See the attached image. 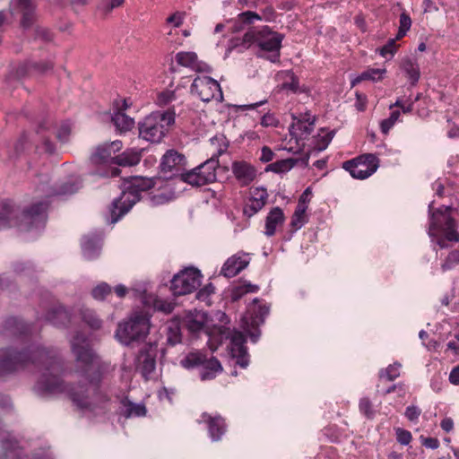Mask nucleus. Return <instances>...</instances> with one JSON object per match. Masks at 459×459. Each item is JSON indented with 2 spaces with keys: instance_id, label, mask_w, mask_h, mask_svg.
<instances>
[{
  "instance_id": "4be33fe9",
  "label": "nucleus",
  "mask_w": 459,
  "mask_h": 459,
  "mask_svg": "<svg viewBox=\"0 0 459 459\" xmlns=\"http://www.w3.org/2000/svg\"><path fill=\"white\" fill-rule=\"evenodd\" d=\"M232 173L241 186H247L256 177V169L253 165L245 160H236L231 166Z\"/></svg>"
},
{
  "instance_id": "f3484780",
  "label": "nucleus",
  "mask_w": 459,
  "mask_h": 459,
  "mask_svg": "<svg viewBox=\"0 0 459 459\" xmlns=\"http://www.w3.org/2000/svg\"><path fill=\"white\" fill-rule=\"evenodd\" d=\"M268 313L269 308L265 306L258 305L257 299H255L248 307L247 315L244 316L242 318L243 329L247 332L250 326L255 327L263 324Z\"/></svg>"
},
{
  "instance_id": "de8ad7c7",
  "label": "nucleus",
  "mask_w": 459,
  "mask_h": 459,
  "mask_svg": "<svg viewBox=\"0 0 459 459\" xmlns=\"http://www.w3.org/2000/svg\"><path fill=\"white\" fill-rule=\"evenodd\" d=\"M125 0H101L99 4V10L107 14L111 13L114 9L123 5Z\"/></svg>"
},
{
  "instance_id": "ea45409f",
  "label": "nucleus",
  "mask_w": 459,
  "mask_h": 459,
  "mask_svg": "<svg viewBox=\"0 0 459 459\" xmlns=\"http://www.w3.org/2000/svg\"><path fill=\"white\" fill-rule=\"evenodd\" d=\"M402 365L399 362H394L389 365L386 368L379 371V377L381 379H386L388 381H394L400 376Z\"/></svg>"
},
{
  "instance_id": "9d476101",
  "label": "nucleus",
  "mask_w": 459,
  "mask_h": 459,
  "mask_svg": "<svg viewBox=\"0 0 459 459\" xmlns=\"http://www.w3.org/2000/svg\"><path fill=\"white\" fill-rule=\"evenodd\" d=\"M342 168L347 170L352 178L365 179L377 169L378 159L374 154H365L343 162Z\"/></svg>"
},
{
  "instance_id": "69168bd1",
  "label": "nucleus",
  "mask_w": 459,
  "mask_h": 459,
  "mask_svg": "<svg viewBox=\"0 0 459 459\" xmlns=\"http://www.w3.org/2000/svg\"><path fill=\"white\" fill-rule=\"evenodd\" d=\"M311 195L312 192L310 187L306 188L305 191L300 195L298 204H303L304 206L308 207V204L311 200Z\"/></svg>"
},
{
  "instance_id": "20e7f679",
  "label": "nucleus",
  "mask_w": 459,
  "mask_h": 459,
  "mask_svg": "<svg viewBox=\"0 0 459 459\" xmlns=\"http://www.w3.org/2000/svg\"><path fill=\"white\" fill-rule=\"evenodd\" d=\"M48 206L47 201L37 202L17 216L14 206L11 203H4L0 211V230L13 225L23 226L28 230L42 229L47 220Z\"/></svg>"
},
{
  "instance_id": "393cba45",
  "label": "nucleus",
  "mask_w": 459,
  "mask_h": 459,
  "mask_svg": "<svg viewBox=\"0 0 459 459\" xmlns=\"http://www.w3.org/2000/svg\"><path fill=\"white\" fill-rule=\"evenodd\" d=\"M225 149H220L215 154H213L210 159L197 166V171L199 175H201V182L204 185L212 183L216 179V169L219 166L218 157L223 153Z\"/></svg>"
},
{
  "instance_id": "79ce46f5",
  "label": "nucleus",
  "mask_w": 459,
  "mask_h": 459,
  "mask_svg": "<svg viewBox=\"0 0 459 459\" xmlns=\"http://www.w3.org/2000/svg\"><path fill=\"white\" fill-rule=\"evenodd\" d=\"M411 26V19L406 12H403L400 15L399 29L396 34V39H400L406 35Z\"/></svg>"
},
{
  "instance_id": "338daca9",
  "label": "nucleus",
  "mask_w": 459,
  "mask_h": 459,
  "mask_svg": "<svg viewBox=\"0 0 459 459\" xmlns=\"http://www.w3.org/2000/svg\"><path fill=\"white\" fill-rule=\"evenodd\" d=\"M273 152L267 146H264L261 151L260 160L263 162H269L273 159Z\"/></svg>"
},
{
  "instance_id": "49530a36",
  "label": "nucleus",
  "mask_w": 459,
  "mask_h": 459,
  "mask_svg": "<svg viewBox=\"0 0 459 459\" xmlns=\"http://www.w3.org/2000/svg\"><path fill=\"white\" fill-rule=\"evenodd\" d=\"M400 115H401L400 111L394 110V111H392V113L390 114L388 118H385L381 121L380 128H381V132L384 134H387L389 133L391 128L399 120Z\"/></svg>"
},
{
  "instance_id": "a18cd8bd",
  "label": "nucleus",
  "mask_w": 459,
  "mask_h": 459,
  "mask_svg": "<svg viewBox=\"0 0 459 459\" xmlns=\"http://www.w3.org/2000/svg\"><path fill=\"white\" fill-rule=\"evenodd\" d=\"M258 290V286L251 283H244L233 289L232 298L237 300L247 293H254Z\"/></svg>"
},
{
  "instance_id": "774afa93",
  "label": "nucleus",
  "mask_w": 459,
  "mask_h": 459,
  "mask_svg": "<svg viewBox=\"0 0 459 459\" xmlns=\"http://www.w3.org/2000/svg\"><path fill=\"white\" fill-rule=\"evenodd\" d=\"M449 381L451 384L459 385V366L455 367L449 374Z\"/></svg>"
},
{
  "instance_id": "39448f33",
  "label": "nucleus",
  "mask_w": 459,
  "mask_h": 459,
  "mask_svg": "<svg viewBox=\"0 0 459 459\" xmlns=\"http://www.w3.org/2000/svg\"><path fill=\"white\" fill-rule=\"evenodd\" d=\"M174 110L155 111L144 117L138 124L139 136L146 142L160 143L175 124Z\"/></svg>"
},
{
  "instance_id": "603ef678",
  "label": "nucleus",
  "mask_w": 459,
  "mask_h": 459,
  "mask_svg": "<svg viewBox=\"0 0 459 459\" xmlns=\"http://www.w3.org/2000/svg\"><path fill=\"white\" fill-rule=\"evenodd\" d=\"M284 76L286 79H290V82H285L282 83L281 85V88L283 90H289V91H291L293 92H296L299 89V81L298 79L295 77L294 74L291 73L290 71H287L285 73H283Z\"/></svg>"
},
{
  "instance_id": "bb28decb",
  "label": "nucleus",
  "mask_w": 459,
  "mask_h": 459,
  "mask_svg": "<svg viewBox=\"0 0 459 459\" xmlns=\"http://www.w3.org/2000/svg\"><path fill=\"white\" fill-rule=\"evenodd\" d=\"M185 164V157L174 150L168 151L162 157L160 169L163 173L179 171Z\"/></svg>"
},
{
  "instance_id": "412c9836",
  "label": "nucleus",
  "mask_w": 459,
  "mask_h": 459,
  "mask_svg": "<svg viewBox=\"0 0 459 459\" xmlns=\"http://www.w3.org/2000/svg\"><path fill=\"white\" fill-rule=\"evenodd\" d=\"M132 291L145 306L152 307L157 311L170 314L174 309L173 303L159 299L152 294H148L146 290L132 289Z\"/></svg>"
},
{
  "instance_id": "c756f323",
  "label": "nucleus",
  "mask_w": 459,
  "mask_h": 459,
  "mask_svg": "<svg viewBox=\"0 0 459 459\" xmlns=\"http://www.w3.org/2000/svg\"><path fill=\"white\" fill-rule=\"evenodd\" d=\"M100 252V238L97 236H85L82 242V254L88 260L96 258Z\"/></svg>"
},
{
  "instance_id": "b1692460",
  "label": "nucleus",
  "mask_w": 459,
  "mask_h": 459,
  "mask_svg": "<svg viewBox=\"0 0 459 459\" xmlns=\"http://www.w3.org/2000/svg\"><path fill=\"white\" fill-rule=\"evenodd\" d=\"M249 262L250 258L247 254L234 255L224 263L221 273L228 278L234 277L245 269Z\"/></svg>"
},
{
  "instance_id": "052dcab7",
  "label": "nucleus",
  "mask_w": 459,
  "mask_h": 459,
  "mask_svg": "<svg viewBox=\"0 0 459 459\" xmlns=\"http://www.w3.org/2000/svg\"><path fill=\"white\" fill-rule=\"evenodd\" d=\"M167 22L172 24L175 28H178L182 25L184 21V13L181 12H176L167 18Z\"/></svg>"
},
{
  "instance_id": "e433bc0d",
  "label": "nucleus",
  "mask_w": 459,
  "mask_h": 459,
  "mask_svg": "<svg viewBox=\"0 0 459 459\" xmlns=\"http://www.w3.org/2000/svg\"><path fill=\"white\" fill-rule=\"evenodd\" d=\"M69 319L68 312L62 307L55 308L48 315V320L56 325H65Z\"/></svg>"
},
{
  "instance_id": "f03ea898",
  "label": "nucleus",
  "mask_w": 459,
  "mask_h": 459,
  "mask_svg": "<svg viewBox=\"0 0 459 459\" xmlns=\"http://www.w3.org/2000/svg\"><path fill=\"white\" fill-rule=\"evenodd\" d=\"M30 360L32 363L47 365L38 382L39 391L57 394L66 390L58 377L60 372L59 364L52 360L49 352L45 349H37L30 353L9 350L0 351V374L13 372L24 368Z\"/></svg>"
},
{
  "instance_id": "1a4fd4ad",
  "label": "nucleus",
  "mask_w": 459,
  "mask_h": 459,
  "mask_svg": "<svg viewBox=\"0 0 459 459\" xmlns=\"http://www.w3.org/2000/svg\"><path fill=\"white\" fill-rule=\"evenodd\" d=\"M203 275L198 269L186 268L174 275L171 290L175 295H186L195 290L202 282Z\"/></svg>"
},
{
  "instance_id": "dca6fc26",
  "label": "nucleus",
  "mask_w": 459,
  "mask_h": 459,
  "mask_svg": "<svg viewBox=\"0 0 459 459\" xmlns=\"http://www.w3.org/2000/svg\"><path fill=\"white\" fill-rule=\"evenodd\" d=\"M156 347L152 344L144 346L136 358V368L145 379H149L156 368Z\"/></svg>"
},
{
  "instance_id": "680f3d73",
  "label": "nucleus",
  "mask_w": 459,
  "mask_h": 459,
  "mask_svg": "<svg viewBox=\"0 0 459 459\" xmlns=\"http://www.w3.org/2000/svg\"><path fill=\"white\" fill-rule=\"evenodd\" d=\"M420 409L415 405L408 406L405 410V416L411 421H416L420 415Z\"/></svg>"
},
{
  "instance_id": "f8f14e48",
  "label": "nucleus",
  "mask_w": 459,
  "mask_h": 459,
  "mask_svg": "<svg viewBox=\"0 0 459 459\" xmlns=\"http://www.w3.org/2000/svg\"><path fill=\"white\" fill-rule=\"evenodd\" d=\"M443 231L449 241L459 242V233L455 230V221L446 212L437 210L431 215V222L429 229V237H435L437 231Z\"/></svg>"
},
{
  "instance_id": "c9c22d12",
  "label": "nucleus",
  "mask_w": 459,
  "mask_h": 459,
  "mask_svg": "<svg viewBox=\"0 0 459 459\" xmlns=\"http://www.w3.org/2000/svg\"><path fill=\"white\" fill-rule=\"evenodd\" d=\"M122 414L126 417H139L146 414V408L143 403H134L131 402L123 403Z\"/></svg>"
},
{
  "instance_id": "6ab92c4d",
  "label": "nucleus",
  "mask_w": 459,
  "mask_h": 459,
  "mask_svg": "<svg viewBox=\"0 0 459 459\" xmlns=\"http://www.w3.org/2000/svg\"><path fill=\"white\" fill-rule=\"evenodd\" d=\"M1 446L4 450V455L7 459H50L48 455H34L32 456H21V450L16 446V441L10 438L9 433L0 434Z\"/></svg>"
},
{
  "instance_id": "e2e57ef3",
  "label": "nucleus",
  "mask_w": 459,
  "mask_h": 459,
  "mask_svg": "<svg viewBox=\"0 0 459 459\" xmlns=\"http://www.w3.org/2000/svg\"><path fill=\"white\" fill-rule=\"evenodd\" d=\"M71 126L69 124H63L57 131V138L61 142H65L71 134Z\"/></svg>"
},
{
  "instance_id": "a211bd4d",
  "label": "nucleus",
  "mask_w": 459,
  "mask_h": 459,
  "mask_svg": "<svg viewBox=\"0 0 459 459\" xmlns=\"http://www.w3.org/2000/svg\"><path fill=\"white\" fill-rule=\"evenodd\" d=\"M176 63L183 67L197 73H209L211 68L205 63L200 61L195 52L180 51L175 56Z\"/></svg>"
},
{
  "instance_id": "09e8293b",
  "label": "nucleus",
  "mask_w": 459,
  "mask_h": 459,
  "mask_svg": "<svg viewBox=\"0 0 459 459\" xmlns=\"http://www.w3.org/2000/svg\"><path fill=\"white\" fill-rule=\"evenodd\" d=\"M77 189H78V187H76L74 185H71L69 187L65 186L63 189H61L60 191L52 189L45 184L42 185L41 186L38 187V190L39 192L46 194V195H55V194H63V195L72 194V193L75 192Z\"/></svg>"
},
{
  "instance_id": "4c0bfd02",
  "label": "nucleus",
  "mask_w": 459,
  "mask_h": 459,
  "mask_svg": "<svg viewBox=\"0 0 459 459\" xmlns=\"http://www.w3.org/2000/svg\"><path fill=\"white\" fill-rule=\"evenodd\" d=\"M296 163L297 160L285 159L271 163L266 170H270L274 173H284L290 171L296 165Z\"/></svg>"
},
{
  "instance_id": "3c124183",
  "label": "nucleus",
  "mask_w": 459,
  "mask_h": 459,
  "mask_svg": "<svg viewBox=\"0 0 459 459\" xmlns=\"http://www.w3.org/2000/svg\"><path fill=\"white\" fill-rule=\"evenodd\" d=\"M396 40V37L394 39H391L384 47L378 49L380 56H382L383 57H386L389 55L390 57H393L398 48V46L395 43Z\"/></svg>"
},
{
  "instance_id": "473e14b6",
  "label": "nucleus",
  "mask_w": 459,
  "mask_h": 459,
  "mask_svg": "<svg viewBox=\"0 0 459 459\" xmlns=\"http://www.w3.org/2000/svg\"><path fill=\"white\" fill-rule=\"evenodd\" d=\"M140 160L141 152L136 149H129L117 155L116 164L119 166H134L138 164Z\"/></svg>"
},
{
  "instance_id": "7c9ffc66",
  "label": "nucleus",
  "mask_w": 459,
  "mask_h": 459,
  "mask_svg": "<svg viewBox=\"0 0 459 459\" xmlns=\"http://www.w3.org/2000/svg\"><path fill=\"white\" fill-rule=\"evenodd\" d=\"M401 69L411 85H416L420 77V67L416 60L405 57L401 62Z\"/></svg>"
},
{
  "instance_id": "c03bdc74",
  "label": "nucleus",
  "mask_w": 459,
  "mask_h": 459,
  "mask_svg": "<svg viewBox=\"0 0 459 459\" xmlns=\"http://www.w3.org/2000/svg\"><path fill=\"white\" fill-rule=\"evenodd\" d=\"M197 171V167L193 169L190 171H187L184 174H181L180 178L182 181L191 185V186H204V183L201 182L202 178Z\"/></svg>"
},
{
  "instance_id": "423d86ee",
  "label": "nucleus",
  "mask_w": 459,
  "mask_h": 459,
  "mask_svg": "<svg viewBox=\"0 0 459 459\" xmlns=\"http://www.w3.org/2000/svg\"><path fill=\"white\" fill-rule=\"evenodd\" d=\"M154 186L155 181L152 178H133L127 189L123 191L120 197L112 203L110 210L111 222L116 223L140 200L141 192L147 191Z\"/></svg>"
},
{
  "instance_id": "13d9d810",
  "label": "nucleus",
  "mask_w": 459,
  "mask_h": 459,
  "mask_svg": "<svg viewBox=\"0 0 459 459\" xmlns=\"http://www.w3.org/2000/svg\"><path fill=\"white\" fill-rule=\"evenodd\" d=\"M238 20L247 23H253L255 21L261 20V17L251 11L244 12L238 14Z\"/></svg>"
},
{
  "instance_id": "8fccbe9b",
  "label": "nucleus",
  "mask_w": 459,
  "mask_h": 459,
  "mask_svg": "<svg viewBox=\"0 0 459 459\" xmlns=\"http://www.w3.org/2000/svg\"><path fill=\"white\" fill-rule=\"evenodd\" d=\"M459 264V250H454L449 253L445 262L442 264L441 268L444 272L452 270Z\"/></svg>"
},
{
  "instance_id": "4468645a",
  "label": "nucleus",
  "mask_w": 459,
  "mask_h": 459,
  "mask_svg": "<svg viewBox=\"0 0 459 459\" xmlns=\"http://www.w3.org/2000/svg\"><path fill=\"white\" fill-rule=\"evenodd\" d=\"M292 122L290 125L289 132L292 138L299 143V141L306 139L313 131L315 125V117L306 112L305 114H291Z\"/></svg>"
},
{
  "instance_id": "864d4df0",
  "label": "nucleus",
  "mask_w": 459,
  "mask_h": 459,
  "mask_svg": "<svg viewBox=\"0 0 459 459\" xmlns=\"http://www.w3.org/2000/svg\"><path fill=\"white\" fill-rule=\"evenodd\" d=\"M111 292V288L107 283H100L92 290V296L95 299H103Z\"/></svg>"
},
{
  "instance_id": "ddd939ff",
  "label": "nucleus",
  "mask_w": 459,
  "mask_h": 459,
  "mask_svg": "<svg viewBox=\"0 0 459 459\" xmlns=\"http://www.w3.org/2000/svg\"><path fill=\"white\" fill-rule=\"evenodd\" d=\"M72 351L76 357L78 368H82L86 373L94 368L95 354L90 348L87 340L77 334L71 341Z\"/></svg>"
},
{
  "instance_id": "bf43d9fd",
  "label": "nucleus",
  "mask_w": 459,
  "mask_h": 459,
  "mask_svg": "<svg viewBox=\"0 0 459 459\" xmlns=\"http://www.w3.org/2000/svg\"><path fill=\"white\" fill-rule=\"evenodd\" d=\"M359 410L368 418L373 416L372 404L368 398H362L359 401Z\"/></svg>"
},
{
  "instance_id": "a19ab883",
  "label": "nucleus",
  "mask_w": 459,
  "mask_h": 459,
  "mask_svg": "<svg viewBox=\"0 0 459 459\" xmlns=\"http://www.w3.org/2000/svg\"><path fill=\"white\" fill-rule=\"evenodd\" d=\"M82 319L91 328L99 329L101 326V321L96 316L95 313L89 309L83 308L81 311Z\"/></svg>"
},
{
  "instance_id": "f257e3e1",
  "label": "nucleus",
  "mask_w": 459,
  "mask_h": 459,
  "mask_svg": "<svg viewBox=\"0 0 459 459\" xmlns=\"http://www.w3.org/2000/svg\"><path fill=\"white\" fill-rule=\"evenodd\" d=\"M184 324L193 333L204 332L210 336V341L218 339L220 342H222L223 340H229L228 347L232 358L237 359V364L241 368L247 367L246 338L241 332L230 330L227 326L229 319L224 312L217 311L212 316H209L204 311H189L184 318Z\"/></svg>"
},
{
  "instance_id": "cd10ccee",
  "label": "nucleus",
  "mask_w": 459,
  "mask_h": 459,
  "mask_svg": "<svg viewBox=\"0 0 459 459\" xmlns=\"http://www.w3.org/2000/svg\"><path fill=\"white\" fill-rule=\"evenodd\" d=\"M285 215L281 208L273 207L268 212L264 223V235L273 237L277 231V228L283 225Z\"/></svg>"
},
{
  "instance_id": "f704fd0d",
  "label": "nucleus",
  "mask_w": 459,
  "mask_h": 459,
  "mask_svg": "<svg viewBox=\"0 0 459 459\" xmlns=\"http://www.w3.org/2000/svg\"><path fill=\"white\" fill-rule=\"evenodd\" d=\"M385 73V68H370L354 78L351 83L355 85L364 80L379 81L384 77Z\"/></svg>"
},
{
  "instance_id": "6e6d98bb",
  "label": "nucleus",
  "mask_w": 459,
  "mask_h": 459,
  "mask_svg": "<svg viewBox=\"0 0 459 459\" xmlns=\"http://www.w3.org/2000/svg\"><path fill=\"white\" fill-rule=\"evenodd\" d=\"M213 292L214 286L212 283H208L197 292L196 298L199 300L206 301Z\"/></svg>"
},
{
  "instance_id": "9b49d317",
  "label": "nucleus",
  "mask_w": 459,
  "mask_h": 459,
  "mask_svg": "<svg viewBox=\"0 0 459 459\" xmlns=\"http://www.w3.org/2000/svg\"><path fill=\"white\" fill-rule=\"evenodd\" d=\"M191 92L204 102L212 100L221 101L223 99L220 84L209 76H197L191 85Z\"/></svg>"
},
{
  "instance_id": "5fc2aeb1",
  "label": "nucleus",
  "mask_w": 459,
  "mask_h": 459,
  "mask_svg": "<svg viewBox=\"0 0 459 459\" xmlns=\"http://www.w3.org/2000/svg\"><path fill=\"white\" fill-rule=\"evenodd\" d=\"M261 125L264 127H276L279 125V120L275 117L274 114L267 112L262 117Z\"/></svg>"
},
{
  "instance_id": "2eb2a0df",
  "label": "nucleus",
  "mask_w": 459,
  "mask_h": 459,
  "mask_svg": "<svg viewBox=\"0 0 459 459\" xmlns=\"http://www.w3.org/2000/svg\"><path fill=\"white\" fill-rule=\"evenodd\" d=\"M122 149V142L116 140L111 143H103L96 148V151L91 156V162L96 167H107L110 164H116L115 155Z\"/></svg>"
},
{
  "instance_id": "37998d69",
  "label": "nucleus",
  "mask_w": 459,
  "mask_h": 459,
  "mask_svg": "<svg viewBox=\"0 0 459 459\" xmlns=\"http://www.w3.org/2000/svg\"><path fill=\"white\" fill-rule=\"evenodd\" d=\"M177 100V94L175 90H165L160 91L157 95L156 103L157 105L163 107L170 104Z\"/></svg>"
},
{
  "instance_id": "0eeeda50",
  "label": "nucleus",
  "mask_w": 459,
  "mask_h": 459,
  "mask_svg": "<svg viewBox=\"0 0 459 459\" xmlns=\"http://www.w3.org/2000/svg\"><path fill=\"white\" fill-rule=\"evenodd\" d=\"M151 316L143 311H134L127 320L120 323L116 331L117 340L125 345L144 339L150 332Z\"/></svg>"
},
{
  "instance_id": "0e129e2a",
  "label": "nucleus",
  "mask_w": 459,
  "mask_h": 459,
  "mask_svg": "<svg viewBox=\"0 0 459 459\" xmlns=\"http://www.w3.org/2000/svg\"><path fill=\"white\" fill-rule=\"evenodd\" d=\"M421 444L427 448L437 449L439 446V441L435 437H420Z\"/></svg>"
},
{
  "instance_id": "72a5a7b5",
  "label": "nucleus",
  "mask_w": 459,
  "mask_h": 459,
  "mask_svg": "<svg viewBox=\"0 0 459 459\" xmlns=\"http://www.w3.org/2000/svg\"><path fill=\"white\" fill-rule=\"evenodd\" d=\"M308 207L304 206L303 204H298L295 212L291 217L290 227L294 231L301 229L308 221V217L307 214V210Z\"/></svg>"
},
{
  "instance_id": "2f4dec72",
  "label": "nucleus",
  "mask_w": 459,
  "mask_h": 459,
  "mask_svg": "<svg viewBox=\"0 0 459 459\" xmlns=\"http://www.w3.org/2000/svg\"><path fill=\"white\" fill-rule=\"evenodd\" d=\"M112 122L116 128L121 133L131 130L134 125V120L121 110L113 114Z\"/></svg>"
},
{
  "instance_id": "5701e85b",
  "label": "nucleus",
  "mask_w": 459,
  "mask_h": 459,
  "mask_svg": "<svg viewBox=\"0 0 459 459\" xmlns=\"http://www.w3.org/2000/svg\"><path fill=\"white\" fill-rule=\"evenodd\" d=\"M198 422L207 424L209 436L212 441L220 440L221 436L225 433V422L223 418L219 414L211 415L207 412H204L201 415V419L198 420Z\"/></svg>"
},
{
  "instance_id": "58836bf2",
  "label": "nucleus",
  "mask_w": 459,
  "mask_h": 459,
  "mask_svg": "<svg viewBox=\"0 0 459 459\" xmlns=\"http://www.w3.org/2000/svg\"><path fill=\"white\" fill-rule=\"evenodd\" d=\"M333 137V132L321 129L317 135L315 137V148L318 151L326 149Z\"/></svg>"
},
{
  "instance_id": "6e6552de",
  "label": "nucleus",
  "mask_w": 459,
  "mask_h": 459,
  "mask_svg": "<svg viewBox=\"0 0 459 459\" xmlns=\"http://www.w3.org/2000/svg\"><path fill=\"white\" fill-rule=\"evenodd\" d=\"M180 363L186 368L202 367L200 371L202 380L212 379L222 371V367L217 359L214 357L207 358L201 351L190 352Z\"/></svg>"
},
{
  "instance_id": "7ed1b4c3",
  "label": "nucleus",
  "mask_w": 459,
  "mask_h": 459,
  "mask_svg": "<svg viewBox=\"0 0 459 459\" xmlns=\"http://www.w3.org/2000/svg\"><path fill=\"white\" fill-rule=\"evenodd\" d=\"M282 36L277 32L269 30L268 27L262 29H252L245 33L242 39H234L230 41L228 52L238 48L239 52L256 44L261 53L260 56L264 57L271 62H276L280 57V49L281 46Z\"/></svg>"
},
{
  "instance_id": "4d7b16f0",
  "label": "nucleus",
  "mask_w": 459,
  "mask_h": 459,
  "mask_svg": "<svg viewBox=\"0 0 459 459\" xmlns=\"http://www.w3.org/2000/svg\"><path fill=\"white\" fill-rule=\"evenodd\" d=\"M395 432L396 439L401 445L406 446L411 442V434L408 430L397 429Z\"/></svg>"
},
{
  "instance_id": "aec40b11",
  "label": "nucleus",
  "mask_w": 459,
  "mask_h": 459,
  "mask_svg": "<svg viewBox=\"0 0 459 459\" xmlns=\"http://www.w3.org/2000/svg\"><path fill=\"white\" fill-rule=\"evenodd\" d=\"M268 199V193L264 187L257 186L250 190V197L244 207V214L252 217L265 205Z\"/></svg>"
},
{
  "instance_id": "a878e982",
  "label": "nucleus",
  "mask_w": 459,
  "mask_h": 459,
  "mask_svg": "<svg viewBox=\"0 0 459 459\" xmlns=\"http://www.w3.org/2000/svg\"><path fill=\"white\" fill-rule=\"evenodd\" d=\"M97 384L92 380L89 381L86 385H79L76 388H73L68 391L69 396L71 397L74 403L80 409L89 408L92 402L89 400V396L83 397V393L87 392L91 394H96Z\"/></svg>"
},
{
  "instance_id": "c85d7f7f",
  "label": "nucleus",
  "mask_w": 459,
  "mask_h": 459,
  "mask_svg": "<svg viewBox=\"0 0 459 459\" xmlns=\"http://www.w3.org/2000/svg\"><path fill=\"white\" fill-rule=\"evenodd\" d=\"M11 10L18 9L22 13V26L23 28L30 27L34 21L35 6L30 0H12L10 4Z\"/></svg>"
}]
</instances>
